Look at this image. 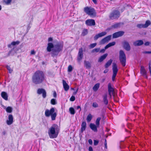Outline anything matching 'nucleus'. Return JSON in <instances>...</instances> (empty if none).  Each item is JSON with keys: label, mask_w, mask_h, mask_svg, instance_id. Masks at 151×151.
<instances>
[{"label": "nucleus", "mask_w": 151, "mask_h": 151, "mask_svg": "<svg viewBox=\"0 0 151 151\" xmlns=\"http://www.w3.org/2000/svg\"><path fill=\"white\" fill-rule=\"evenodd\" d=\"M84 11L86 14L91 17L96 16V13L95 10L93 8L87 6L84 8Z\"/></svg>", "instance_id": "39448f33"}, {"label": "nucleus", "mask_w": 151, "mask_h": 151, "mask_svg": "<svg viewBox=\"0 0 151 151\" xmlns=\"http://www.w3.org/2000/svg\"><path fill=\"white\" fill-rule=\"evenodd\" d=\"M6 68H7V69L8 70L9 73H12V72L13 71V70L11 68L10 66L8 65H7L6 66Z\"/></svg>", "instance_id": "a19ab883"}, {"label": "nucleus", "mask_w": 151, "mask_h": 151, "mask_svg": "<svg viewBox=\"0 0 151 151\" xmlns=\"http://www.w3.org/2000/svg\"><path fill=\"white\" fill-rule=\"evenodd\" d=\"M99 143V141L98 140H94V145H97Z\"/></svg>", "instance_id": "3c124183"}, {"label": "nucleus", "mask_w": 151, "mask_h": 151, "mask_svg": "<svg viewBox=\"0 0 151 151\" xmlns=\"http://www.w3.org/2000/svg\"><path fill=\"white\" fill-rule=\"evenodd\" d=\"M140 72L141 74L144 76H146L147 72L145 68L143 66H141Z\"/></svg>", "instance_id": "cd10ccee"}, {"label": "nucleus", "mask_w": 151, "mask_h": 151, "mask_svg": "<svg viewBox=\"0 0 151 151\" xmlns=\"http://www.w3.org/2000/svg\"><path fill=\"white\" fill-rule=\"evenodd\" d=\"M37 93L39 95L42 94V96L43 98H45L46 97V92L45 90L44 89H38L37 90Z\"/></svg>", "instance_id": "9d476101"}, {"label": "nucleus", "mask_w": 151, "mask_h": 151, "mask_svg": "<svg viewBox=\"0 0 151 151\" xmlns=\"http://www.w3.org/2000/svg\"><path fill=\"white\" fill-rule=\"evenodd\" d=\"M119 58L122 65L124 67L126 65V58L124 52L122 50H121L119 51Z\"/></svg>", "instance_id": "20e7f679"}, {"label": "nucleus", "mask_w": 151, "mask_h": 151, "mask_svg": "<svg viewBox=\"0 0 151 151\" xmlns=\"http://www.w3.org/2000/svg\"><path fill=\"white\" fill-rule=\"evenodd\" d=\"M15 53L16 52L14 49H12L9 52L7 56L9 55L13 56L14 55Z\"/></svg>", "instance_id": "473e14b6"}, {"label": "nucleus", "mask_w": 151, "mask_h": 151, "mask_svg": "<svg viewBox=\"0 0 151 151\" xmlns=\"http://www.w3.org/2000/svg\"><path fill=\"white\" fill-rule=\"evenodd\" d=\"M100 84L99 83L96 84L93 88V91H96L99 87Z\"/></svg>", "instance_id": "2f4dec72"}, {"label": "nucleus", "mask_w": 151, "mask_h": 151, "mask_svg": "<svg viewBox=\"0 0 151 151\" xmlns=\"http://www.w3.org/2000/svg\"><path fill=\"white\" fill-rule=\"evenodd\" d=\"M100 50V48H95L93 49L92 51V52H99V51Z\"/></svg>", "instance_id": "a18cd8bd"}, {"label": "nucleus", "mask_w": 151, "mask_h": 151, "mask_svg": "<svg viewBox=\"0 0 151 151\" xmlns=\"http://www.w3.org/2000/svg\"><path fill=\"white\" fill-rule=\"evenodd\" d=\"M106 49H105V47L104 48V49H103L99 51V52L100 53H104L105 51V50Z\"/></svg>", "instance_id": "603ef678"}, {"label": "nucleus", "mask_w": 151, "mask_h": 151, "mask_svg": "<svg viewBox=\"0 0 151 151\" xmlns=\"http://www.w3.org/2000/svg\"><path fill=\"white\" fill-rule=\"evenodd\" d=\"M52 40H53L52 38L51 37H49L48 38V41L49 42L52 41Z\"/></svg>", "instance_id": "e2e57ef3"}, {"label": "nucleus", "mask_w": 151, "mask_h": 151, "mask_svg": "<svg viewBox=\"0 0 151 151\" xmlns=\"http://www.w3.org/2000/svg\"><path fill=\"white\" fill-rule=\"evenodd\" d=\"M54 45L52 43H48L47 44V50L48 52H50L52 48H54Z\"/></svg>", "instance_id": "4be33fe9"}, {"label": "nucleus", "mask_w": 151, "mask_h": 151, "mask_svg": "<svg viewBox=\"0 0 151 151\" xmlns=\"http://www.w3.org/2000/svg\"><path fill=\"white\" fill-rule=\"evenodd\" d=\"M101 119V118L99 117H98L96 121V125L98 127H99V124H100V120Z\"/></svg>", "instance_id": "ea45409f"}, {"label": "nucleus", "mask_w": 151, "mask_h": 151, "mask_svg": "<svg viewBox=\"0 0 151 151\" xmlns=\"http://www.w3.org/2000/svg\"><path fill=\"white\" fill-rule=\"evenodd\" d=\"M63 87L64 90L66 91H68L69 88V85L67 84L65 80H63Z\"/></svg>", "instance_id": "412c9836"}, {"label": "nucleus", "mask_w": 151, "mask_h": 151, "mask_svg": "<svg viewBox=\"0 0 151 151\" xmlns=\"http://www.w3.org/2000/svg\"><path fill=\"white\" fill-rule=\"evenodd\" d=\"M12 1V0H4V2L6 4L8 5L10 4Z\"/></svg>", "instance_id": "49530a36"}, {"label": "nucleus", "mask_w": 151, "mask_h": 151, "mask_svg": "<svg viewBox=\"0 0 151 151\" xmlns=\"http://www.w3.org/2000/svg\"><path fill=\"white\" fill-rule=\"evenodd\" d=\"M92 106L94 108H96L98 107L99 105L96 102H93V103Z\"/></svg>", "instance_id": "09e8293b"}, {"label": "nucleus", "mask_w": 151, "mask_h": 151, "mask_svg": "<svg viewBox=\"0 0 151 151\" xmlns=\"http://www.w3.org/2000/svg\"><path fill=\"white\" fill-rule=\"evenodd\" d=\"M59 130L58 126L56 124H53L49 129L48 133L50 137L51 138H55L57 137Z\"/></svg>", "instance_id": "f03ea898"}, {"label": "nucleus", "mask_w": 151, "mask_h": 151, "mask_svg": "<svg viewBox=\"0 0 151 151\" xmlns=\"http://www.w3.org/2000/svg\"><path fill=\"white\" fill-rule=\"evenodd\" d=\"M77 109H80V111H80L81 110V107L80 106H77Z\"/></svg>", "instance_id": "0e129e2a"}, {"label": "nucleus", "mask_w": 151, "mask_h": 151, "mask_svg": "<svg viewBox=\"0 0 151 151\" xmlns=\"http://www.w3.org/2000/svg\"><path fill=\"white\" fill-rule=\"evenodd\" d=\"M83 56V49L82 48H80L78 52L77 56V60L79 62L82 59Z\"/></svg>", "instance_id": "2eb2a0df"}, {"label": "nucleus", "mask_w": 151, "mask_h": 151, "mask_svg": "<svg viewBox=\"0 0 151 151\" xmlns=\"http://www.w3.org/2000/svg\"><path fill=\"white\" fill-rule=\"evenodd\" d=\"M12 108L10 106L7 107L6 109V111L9 113H11L12 112Z\"/></svg>", "instance_id": "4c0bfd02"}, {"label": "nucleus", "mask_w": 151, "mask_h": 151, "mask_svg": "<svg viewBox=\"0 0 151 151\" xmlns=\"http://www.w3.org/2000/svg\"><path fill=\"white\" fill-rule=\"evenodd\" d=\"M78 88H77V89L76 90V91H75V92H74L73 93V94L74 95H76L77 93L78 92Z\"/></svg>", "instance_id": "69168bd1"}, {"label": "nucleus", "mask_w": 151, "mask_h": 151, "mask_svg": "<svg viewBox=\"0 0 151 151\" xmlns=\"http://www.w3.org/2000/svg\"><path fill=\"white\" fill-rule=\"evenodd\" d=\"M69 111L70 114L72 115H74L75 113V111L73 107H70L69 109Z\"/></svg>", "instance_id": "e433bc0d"}, {"label": "nucleus", "mask_w": 151, "mask_h": 151, "mask_svg": "<svg viewBox=\"0 0 151 151\" xmlns=\"http://www.w3.org/2000/svg\"><path fill=\"white\" fill-rule=\"evenodd\" d=\"M86 127V122L84 121L81 124V133H82L83 131H85Z\"/></svg>", "instance_id": "a211bd4d"}, {"label": "nucleus", "mask_w": 151, "mask_h": 151, "mask_svg": "<svg viewBox=\"0 0 151 151\" xmlns=\"http://www.w3.org/2000/svg\"><path fill=\"white\" fill-rule=\"evenodd\" d=\"M104 145H105V148L106 149H107V145L106 140V139H105V140Z\"/></svg>", "instance_id": "6e6d98bb"}, {"label": "nucleus", "mask_w": 151, "mask_h": 151, "mask_svg": "<svg viewBox=\"0 0 151 151\" xmlns=\"http://www.w3.org/2000/svg\"><path fill=\"white\" fill-rule=\"evenodd\" d=\"M55 108H52L50 110L46 109L45 111V115L46 117H49L50 116L51 120H55L57 115L56 113L55 112Z\"/></svg>", "instance_id": "7ed1b4c3"}, {"label": "nucleus", "mask_w": 151, "mask_h": 151, "mask_svg": "<svg viewBox=\"0 0 151 151\" xmlns=\"http://www.w3.org/2000/svg\"><path fill=\"white\" fill-rule=\"evenodd\" d=\"M112 70L113 74L112 76V80L114 81L115 80L116 74L118 71V69L116 64L115 63H113L112 66Z\"/></svg>", "instance_id": "6e6552de"}, {"label": "nucleus", "mask_w": 151, "mask_h": 151, "mask_svg": "<svg viewBox=\"0 0 151 151\" xmlns=\"http://www.w3.org/2000/svg\"><path fill=\"white\" fill-rule=\"evenodd\" d=\"M20 43V42L17 40L16 41H13L11 42V44H9L8 45V47L11 48L12 46H15L16 45H18Z\"/></svg>", "instance_id": "b1692460"}, {"label": "nucleus", "mask_w": 151, "mask_h": 151, "mask_svg": "<svg viewBox=\"0 0 151 151\" xmlns=\"http://www.w3.org/2000/svg\"><path fill=\"white\" fill-rule=\"evenodd\" d=\"M70 100L71 101H73L75 100V97L73 96H72L70 98Z\"/></svg>", "instance_id": "8fccbe9b"}, {"label": "nucleus", "mask_w": 151, "mask_h": 151, "mask_svg": "<svg viewBox=\"0 0 151 151\" xmlns=\"http://www.w3.org/2000/svg\"><path fill=\"white\" fill-rule=\"evenodd\" d=\"M97 45L96 43L91 44L89 46L90 48H92L95 47Z\"/></svg>", "instance_id": "37998d69"}, {"label": "nucleus", "mask_w": 151, "mask_h": 151, "mask_svg": "<svg viewBox=\"0 0 151 151\" xmlns=\"http://www.w3.org/2000/svg\"><path fill=\"white\" fill-rule=\"evenodd\" d=\"M84 65L85 66L87 69H89L91 68V63L90 62L86 60L84 61Z\"/></svg>", "instance_id": "c85d7f7f"}, {"label": "nucleus", "mask_w": 151, "mask_h": 151, "mask_svg": "<svg viewBox=\"0 0 151 151\" xmlns=\"http://www.w3.org/2000/svg\"><path fill=\"white\" fill-rule=\"evenodd\" d=\"M120 16V12L118 10H114L110 14L109 17L111 20L118 19Z\"/></svg>", "instance_id": "423d86ee"}, {"label": "nucleus", "mask_w": 151, "mask_h": 151, "mask_svg": "<svg viewBox=\"0 0 151 151\" xmlns=\"http://www.w3.org/2000/svg\"><path fill=\"white\" fill-rule=\"evenodd\" d=\"M92 115L90 114H89L87 116L86 118V120L87 121V122H90L91 121V120L92 119Z\"/></svg>", "instance_id": "f704fd0d"}, {"label": "nucleus", "mask_w": 151, "mask_h": 151, "mask_svg": "<svg viewBox=\"0 0 151 151\" xmlns=\"http://www.w3.org/2000/svg\"><path fill=\"white\" fill-rule=\"evenodd\" d=\"M108 54L106 53L102 56H101L99 59L98 62H102L107 57Z\"/></svg>", "instance_id": "bb28decb"}, {"label": "nucleus", "mask_w": 151, "mask_h": 151, "mask_svg": "<svg viewBox=\"0 0 151 151\" xmlns=\"http://www.w3.org/2000/svg\"><path fill=\"white\" fill-rule=\"evenodd\" d=\"M1 96L5 100L8 99V95L7 93L4 91H3L1 93Z\"/></svg>", "instance_id": "5701e85b"}, {"label": "nucleus", "mask_w": 151, "mask_h": 151, "mask_svg": "<svg viewBox=\"0 0 151 151\" xmlns=\"http://www.w3.org/2000/svg\"><path fill=\"white\" fill-rule=\"evenodd\" d=\"M144 54H151V51H144L143 52Z\"/></svg>", "instance_id": "864d4df0"}, {"label": "nucleus", "mask_w": 151, "mask_h": 151, "mask_svg": "<svg viewBox=\"0 0 151 151\" xmlns=\"http://www.w3.org/2000/svg\"><path fill=\"white\" fill-rule=\"evenodd\" d=\"M144 24H139L137 25V27L139 28H145Z\"/></svg>", "instance_id": "c03bdc74"}, {"label": "nucleus", "mask_w": 151, "mask_h": 151, "mask_svg": "<svg viewBox=\"0 0 151 151\" xmlns=\"http://www.w3.org/2000/svg\"><path fill=\"white\" fill-rule=\"evenodd\" d=\"M59 52H58L54 50V49H53L52 50V52H51L52 56V57H54L56 56H57Z\"/></svg>", "instance_id": "72a5a7b5"}, {"label": "nucleus", "mask_w": 151, "mask_h": 151, "mask_svg": "<svg viewBox=\"0 0 151 151\" xmlns=\"http://www.w3.org/2000/svg\"><path fill=\"white\" fill-rule=\"evenodd\" d=\"M150 42H146L145 43V46H148L149 45Z\"/></svg>", "instance_id": "680f3d73"}, {"label": "nucleus", "mask_w": 151, "mask_h": 151, "mask_svg": "<svg viewBox=\"0 0 151 151\" xmlns=\"http://www.w3.org/2000/svg\"><path fill=\"white\" fill-rule=\"evenodd\" d=\"M124 32L123 31H120L113 34L112 37L113 38H116L121 37L123 35Z\"/></svg>", "instance_id": "ddd939ff"}, {"label": "nucleus", "mask_w": 151, "mask_h": 151, "mask_svg": "<svg viewBox=\"0 0 151 151\" xmlns=\"http://www.w3.org/2000/svg\"><path fill=\"white\" fill-rule=\"evenodd\" d=\"M113 60L111 59H110L108 60L107 62L106 63L105 65V67L106 68H108L111 64Z\"/></svg>", "instance_id": "7c9ffc66"}, {"label": "nucleus", "mask_w": 151, "mask_h": 151, "mask_svg": "<svg viewBox=\"0 0 151 151\" xmlns=\"http://www.w3.org/2000/svg\"><path fill=\"white\" fill-rule=\"evenodd\" d=\"M73 68L72 66L70 65H69L68 67V71L70 72L72 71Z\"/></svg>", "instance_id": "de8ad7c7"}, {"label": "nucleus", "mask_w": 151, "mask_h": 151, "mask_svg": "<svg viewBox=\"0 0 151 151\" xmlns=\"http://www.w3.org/2000/svg\"><path fill=\"white\" fill-rule=\"evenodd\" d=\"M149 70H151V62H150L149 63Z\"/></svg>", "instance_id": "4d7b16f0"}, {"label": "nucleus", "mask_w": 151, "mask_h": 151, "mask_svg": "<svg viewBox=\"0 0 151 151\" xmlns=\"http://www.w3.org/2000/svg\"><path fill=\"white\" fill-rule=\"evenodd\" d=\"M89 151H93L92 147L91 146H90L88 148Z\"/></svg>", "instance_id": "052dcab7"}, {"label": "nucleus", "mask_w": 151, "mask_h": 151, "mask_svg": "<svg viewBox=\"0 0 151 151\" xmlns=\"http://www.w3.org/2000/svg\"><path fill=\"white\" fill-rule=\"evenodd\" d=\"M121 24H123L121 22L116 23L112 25L111 26V28L116 29L118 28H119L120 27V25Z\"/></svg>", "instance_id": "393cba45"}, {"label": "nucleus", "mask_w": 151, "mask_h": 151, "mask_svg": "<svg viewBox=\"0 0 151 151\" xmlns=\"http://www.w3.org/2000/svg\"><path fill=\"white\" fill-rule=\"evenodd\" d=\"M115 43H116L115 42H113L109 43L108 44H107L105 46V49H107L109 47L114 45L115 44Z\"/></svg>", "instance_id": "c756f323"}, {"label": "nucleus", "mask_w": 151, "mask_h": 151, "mask_svg": "<svg viewBox=\"0 0 151 151\" xmlns=\"http://www.w3.org/2000/svg\"><path fill=\"white\" fill-rule=\"evenodd\" d=\"M91 129L94 132H96L97 131V126L93 123H91L89 125Z\"/></svg>", "instance_id": "aec40b11"}, {"label": "nucleus", "mask_w": 151, "mask_h": 151, "mask_svg": "<svg viewBox=\"0 0 151 151\" xmlns=\"http://www.w3.org/2000/svg\"><path fill=\"white\" fill-rule=\"evenodd\" d=\"M108 90L109 95L111 98L112 96H114V90L112 87V85L111 83H109L108 84Z\"/></svg>", "instance_id": "1a4fd4ad"}, {"label": "nucleus", "mask_w": 151, "mask_h": 151, "mask_svg": "<svg viewBox=\"0 0 151 151\" xmlns=\"http://www.w3.org/2000/svg\"><path fill=\"white\" fill-rule=\"evenodd\" d=\"M32 81L35 84L42 83L45 80V75L44 72L41 70L36 71L32 77Z\"/></svg>", "instance_id": "f257e3e1"}, {"label": "nucleus", "mask_w": 151, "mask_h": 151, "mask_svg": "<svg viewBox=\"0 0 151 151\" xmlns=\"http://www.w3.org/2000/svg\"><path fill=\"white\" fill-rule=\"evenodd\" d=\"M50 102L52 104L54 105L57 104V101L56 99H52L51 100Z\"/></svg>", "instance_id": "79ce46f5"}, {"label": "nucleus", "mask_w": 151, "mask_h": 151, "mask_svg": "<svg viewBox=\"0 0 151 151\" xmlns=\"http://www.w3.org/2000/svg\"><path fill=\"white\" fill-rule=\"evenodd\" d=\"M88 143L90 144V145H91L92 144V143H93V142H92V140L91 139H90L88 140Z\"/></svg>", "instance_id": "5fc2aeb1"}, {"label": "nucleus", "mask_w": 151, "mask_h": 151, "mask_svg": "<svg viewBox=\"0 0 151 151\" xmlns=\"http://www.w3.org/2000/svg\"><path fill=\"white\" fill-rule=\"evenodd\" d=\"M35 52L34 50H32L31 52V55H35Z\"/></svg>", "instance_id": "13d9d810"}, {"label": "nucleus", "mask_w": 151, "mask_h": 151, "mask_svg": "<svg viewBox=\"0 0 151 151\" xmlns=\"http://www.w3.org/2000/svg\"><path fill=\"white\" fill-rule=\"evenodd\" d=\"M53 96L55 98H56L57 97V93L56 92L54 91L53 94Z\"/></svg>", "instance_id": "bf43d9fd"}, {"label": "nucleus", "mask_w": 151, "mask_h": 151, "mask_svg": "<svg viewBox=\"0 0 151 151\" xmlns=\"http://www.w3.org/2000/svg\"><path fill=\"white\" fill-rule=\"evenodd\" d=\"M63 42H58L54 45V50L58 52L62 51L63 47Z\"/></svg>", "instance_id": "0eeeda50"}, {"label": "nucleus", "mask_w": 151, "mask_h": 151, "mask_svg": "<svg viewBox=\"0 0 151 151\" xmlns=\"http://www.w3.org/2000/svg\"><path fill=\"white\" fill-rule=\"evenodd\" d=\"M108 69H106L104 71V73H107L108 71Z\"/></svg>", "instance_id": "338daca9"}, {"label": "nucleus", "mask_w": 151, "mask_h": 151, "mask_svg": "<svg viewBox=\"0 0 151 151\" xmlns=\"http://www.w3.org/2000/svg\"><path fill=\"white\" fill-rule=\"evenodd\" d=\"M8 119L6 120V123L8 125L12 124L13 122V117L12 114H9L8 116Z\"/></svg>", "instance_id": "dca6fc26"}, {"label": "nucleus", "mask_w": 151, "mask_h": 151, "mask_svg": "<svg viewBox=\"0 0 151 151\" xmlns=\"http://www.w3.org/2000/svg\"><path fill=\"white\" fill-rule=\"evenodd\" d=\"M122 44L123 48L126 51H129L130 50V46L128 42L126 41H124L122 42Z\"/></svg>", "instance_id": "9b49d317"}, {"label": "nucleus", "mask_w": 151, "mask_h": 151, "mask_svg": "<svg viewBox=\"0 0 151 151\" xmlns=\"http://www.w3.org/2000/svg\"><path fill=\"white\" fill-rule=\"evenodd\" d=\"M85 24L87 26H94L96 24L95 21L93 19H88L86 20Z\"/></svg>", "instance_id": "f8f14e48"}, {"label": "nucleus", "mask_w": 151, "mask_h": 151, "mask_svg": "<svg viewBox=\"0 0 151 151\" xmlns=\"http://www.w3.org/2000/svg\"><path fill=\"white\" fill-rule=\"evenodd\" d=\"M88 33V30L86 29H84L82 33V35L85 36Z\"/></svg>", "instance_id": "58836bf2"}, {"label": "nucleus", "mask_w": 151, "mask_h": 151, "mask_svg": "<svg viewBox=\"0 0 151 151\" xmlns=\"http://www.w3.org/2000/svg\"><path fill=\"white\" fill-rule=\"evenodd\" d=\"M92 1L94 4H96L97 1H96V0H92Z\"/></svg>", "instance_id": "774afa93"}, {"label": "nucleus", "mask_w": 151, "mask_h": 151, "mask_svg": "<svg viewBox=\"0 0 151 151\" xmlns=\"http://www.w3.org/2000/svg\"><path fill=\"white\" fill-rule=\"evenodd\" d=\"M103 102L104 104L106 105L108 104L109 101L107 99V95L106 94H104L103 96Z\"/></svg>", "instance_id": "a878e982"}, {"label": "nucleus", "mask_w": 151, "mask_h": 151, "mask_svg": "<svg viewBox=\"0 0 151 151\" xmlns=\"http://www.w3.org/2000/svg\"><path fill=\"white\" fill-rule=\"evenodd\" d=\"M106 32H103L101 33L98 34L96 35L94 37V40H96L100 37H102L106 35Z\"/></svg>", "instance_id": "f3484780"}, {"label": "nucleus", "mask_w": 151, "mask_h": 151, "mask_svg": "<svg viewBox=\"0 0 151 151\" xmlns=\"http://www.w3.org/2000/svg\"><path fill=\"white\" fill-rule=\"evenodd\" d=\"M111 35H109L102 39L100 42V44H103L108 42L111 39Z\"/></svg>", "instance_id": "4468645a"}, {"label": "nucleus", "mask_w": 151, "mask_h": 151, "mask_svg": "<svg viewBox=\"0 0 151 151\" xmlns=\"http://www.w3.org/2000/svg\"><path fill=\"white\" fill-rule=\"evenodd\" d=\"M143 44V41L141 40H136L133 42V45L135 46H140Z\"/></svg>", "instance_id": "6ab92c4d"}, {"label": "nucleus", "mask_w": 151, "mask_h": 151, "mask_svg": "<svg viewBox=\"0 0 151 151\" xmlns=\"http://www.w3.org/2000/svg\"><path fill=\"white\" fill-rule=\"evenodd\" d=\"M151 24V22L149 20H147L146 21L145 23V24H144V27L145 28L149 26Z\"/></svg>", "instance_id": "c9c22d12"}]
</instances>
